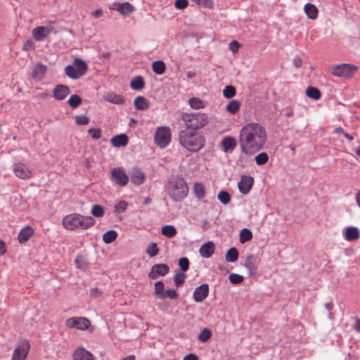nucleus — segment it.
Wrapping results in <instances>:
<instances>
[{
    "mask_svg": "<svg viewBox=\"0 0 360 360\" xmlns=\"http://www.w3.org/2000/svg\"><path fill=\"white\" fill-rule=\"evenodd\" d=\"M266 140V130L259 123H248L240 130L239 143L241 151L245 155H251L261 150Z\"/></svg>",
    "mask_w": 360,
    "mask_h": 360,
    "instance_id": "obj_1",
    "label": "nucleus"
},
{
    "mask_svg": "<svg viewBox=\"0 0 360 360\" xmlns=\"http://www.w3.org/2000/svg\"><path fill=\"white\" fill-rule=\"evenodd\" d=\"M178 140L184 148L191 153L199 151L205 145V137L202 134L187 129L179 131Z\"/></svg>",
    "mask_w": 360,
    "mask_h": 360,
    "instance_id": "obj_2",
    "label": "nucleus"
},
{
    "mask_svg": "<svg viewBox=\"0 0 360 360\" xmlns=\"http://www.w3.org/2000/svg\"><path fill=\"white\" fill-rule=\"evenodd\" d=\"M95 219L91 216H82L73 213L65 216L63 219L64 228L68 230H75L79 228L87 229L95 224Z\"/></svg>",
    "mask_w": 360,
    "mask_h": 360,
    "instance_id": "obj_3",
    "label": "nucleus"
},
{
    "mask_svg": "<svg viewBox=\"0 0 360 360\" xmlns=\"http://www.w3.org/2000/svg\"><path fill=\"white\" fill-rule=\"evenodd\" d=\"M180 119L186 126V129L194 131L202 129L209 122L207 115L201 112H183L181 113Z\"/></svg>",
    "mask_w": 360,
    "mask_h": 360,
    "instance_id": "obj_4",
    "label": "nucleus"
},
{
    "mask_svg": "<svg viewBox=\"0 0 360 360\" xmlns=\"http://www.w3.org/2000/svg\"><path fill=\"white\" fill-rule=\"evenodd\" d=\"M188 193V185L182 178H176L169 181L168 193L173 200L176 202L181 201L187 196Z\"/></svg>",
    "mask_w": 360,
    "mask_h": 360,
    "instance_id": "obj_5",
    "label": "nucleus"
},
{
    "mask_svg": "<svg viewBox=\"0 0 360 360\" xmlns=\"http://www.w3.org/2000/svg\"><path fill=\"white\" fill-rule=\"evenodd\" d=\"M88 70V65L84 60L75 58L72 65H68L65 68V74L70 79H78L84 76Z\"/></svg>",
    "mask_w": 360,
    "mask_h": 360,
    "instance_id": "obj_6",
    "label": "nucleus"
},
{
    "mask_svg": "<svg viewBox=\"0 0 360 360\" xmlns=\"http://www.w3.org/2000/svg\"><path fill=\"white\" fill-rule=\"evenodd\" d=\"M358 68L353 64L342 63L334 65L331 70V74L335 77L352 78L356 72Z\"/></svg>",
    "mask_w": 360,
    "mask_h": 360,
    "instance_id": "obj_7",
    "label": "nucleus"
},
{
    "mask_svg": "<svg viewBox=\"0 0 360 360\" xmlns=\"http://www.w3.org/2000/svg\"><path fill=\"white\" fill-rule=\"evenodd\" d=\"M171 129L169 127H159L157 128L154 140L155 143L161 148H166L171 142Z\"/></svg>",
    "mask_w": 360,
    "mask_h": 360,
    "instance_id": "obj_8",
    "label": "nucleus"
},
{
    "mask_svg": "<svg viewBox=\"0 0 360 360\" xmlns=\"http://www.w3.org/2000/svg\"><path fill=\"white\" fill-rule=\"evenodd\" d=\"M65 326L70 328H77L81 330H88L91 327L90 321L83 316L71 317L65 320Z\"/></svg>",
    "mask_w": 360,
    "mask_h": 360,
    "instance_id": "obj_9",
    "label": "nucleus"
},
{
    "mask_svg": "<svg viewBox=\"0 0 360 360\" xmlns=\"http://www.w3.org/2000/svg\"><path fill=\"white\" fill-rule=\"evenodd\" d=\"M110 173V180L113 184L124 187L128 184L129 176L122 167H115Z\"/></svg>",
    "mask_w": 360,
    "mask_h": 360,
    "instance_id": "obj_10",
    "label": "nucleus"
},
{
    "mask_svg": "<svg viewBox=\"0 0 360 360\" xmlns=\"http://www.w3.org/2000/svg\"><path fill=\"white\" fill-rule=\"evenodd\" d=\"M30 349V344L27 340H22L15 348L12 360H25Z\"/></svg>",
    "mask_w": 360,
    "mask_h": 360,
    "instance_id": "obj_11",
    "label": "nucleus"
},
{
    "mask_svg": "<svg viewBox=\"0 0 360 360\" xmlns=\"http://www.w3.org/2000/svg\"><path fill=\"white\" fill-rule=\"evenodd\" d=\"M14 174L20 179H26L32 176V171L24 163L16 162L13 165Z\"/></svg>",
    "mask_w": 360,
    "mask_h": 360,
    "instance_id": "obj_12",
    "label": "nucleus"
},
{
    "mask_svg": "<svg viewBox=\"0 0 360 360\" xmlns=\"http://www.w3.org/2000/svg\"><path fill=\"white\" fill-rule=\"evenodd\" d=\"M169 271V266L167 264H155L148 273L150 279H156L159 276H164Z\"/></svg>",
    "mask_w": 360,
    "mask_h": 360,
    "instance_id": "obj_13",
    "label": "nucleus"
},
{
    "mask_svg": "<svg viewBox=\"0 0 360 360\" xmlns=\"http://www.w3.org/2000/svg\"><path fill=\"white\" fill-rule=\"evenodd\" d=\"M254 179L250 176L243 175L238 184L240 192L244 195L248 194L252 187Z\"/></svg>",
    "mask_w": 360,
    "mask_h": 360,
    "instance_id": "obj_14",
    "label": "nucleus"
},
{
    "mask_svg": "<svg viewBox=\"0 0 360 360\" xmlns=\"http://www.w3.org/2000/svg\"><path fill=\"white\" fill-rule=\"evenodd\" d=\"M208 294L209 285L203 283L195 289L193 297L196 302H201L208 296Z\"/></svg>",
    "mask_w": 360,
    "mask_h": 360,
    "instance_id": "obj_15",
    "label": "nucleus"
},
{
    "mask_svg": "<svg viewBox=\"0 0 360 360\" xmlns=\"http://www.w3.org/2000/svg\"><path fill=\"white\" fill-rule=\"evenodd\" d=\"M111 9L117 11L123 15H128L134 11V7L129 2H115L112 6Z\"/></svg>",
    "mask_w": 360,
    "mask_h": 360,
    "instance_id": "obj_16",
    "label": "nucleus"
},
{
    "mask_svg": "<svg viewBox=\"0 0 360 360\" xmlns=\"http://www.w3.org/2000/svg\"><path fill=\"white\" fill-rule=\"evenodd\" d=\"M73 360H96L95 356L84 347H77L72 354Z\"/></svg>",
    "mask_w": 360,
    "mask_h": 360,
    "instance_id": "obj_17",
    "label": "nucleus"
},
{
    "mask_svg": "<svg viewBox=\"0 0 360 360\" xmlns=\"http://www.w3.org/2000/svg\"><path fill=\"white\" fill-rule=\"evenodd\" d=\"M70 94V88L64 84L56 85L53 91V97L58 101L64 100Z\"/></svg>",
    "mask_w": 360,
    "mask_h": 360,
    "instance_id": "obj_18",
    "label": "nucleus"
},
{
    "mask_svg": "<svg viewBox=\"0 0 360 360\" xmlns=\"http://www.w3.org/2000/svg\"><path fill=\"white\" fill-rule=\"evenodd\" d=\"M51 32V28L46 26H39L32 30V36L37 41H42Z\"/></svg>",
    "mask_w": 360,
    "mask_h": 360,
    "instance_id": "obj_19",
    "label": "nucleus"
},
{
    "mask_svg": "<svg viewBox=\"0 0 360 360\" xmlns=\"http://www.w3.org/2000/svg\"><path fill=\"white\" fill-rule=\"evenodd\" d=\"M47 70L46 65L41 63H37L32 70V78L36 81H41L45 76Z\"/></svg>",
    "mask_w": 360,
    "mask_h": 360,
    "instance_id": "obj_20",
    "label": "nucleus"
},
{
    "mask_svg": "<svg viewBox=\"0 0 360 360\" xmlns=\"http://www.w3.org/2000/svg\"><path fill=\"white\" fill-rule=\"evenodd\" d=\"M131 181L135 185H141L145 179V174L138 167H134L131 172Z\"/></svg>",
    "mask_w": 360,
    "mask_h": 360,
    "instance_id": "obj_21",
    "label": "nucleus"
},
{
    "mask_svg": "<svg viewBox=\"0 0 360 360\" xmlns=\"http://www.w3.org/2000/svg\"><path fill=\"white\" fill-rule=\"evenodd\" d=\"M245 266L248 271L250 276H253L257 273V259L252 255L248 256L245 261Z\"/></svg>",
    "mask_w": 360,
    "mask_h": 360,
    "instance_id": "obj_22",
    "label": "nucleus"
},
{
    "mask_svg": "<svg viewBox=\"0 0 360 360\" xmlns=\"http://www.w3.org/2000/svg\"><path fill=\"white\" fill-rule=\"evenodd\" d=\"M34 230L32 226H27L22 228L18 233V239L19 243H23L27 241L34 234Z\"/></svg>",
    "mask_w": 360,
    "mask_h": 360,
    "instance_id": "obj_23",
    "label": "nucleus"
},
{
    "mask_svg": "<svg viewBox=\"0 0 360 360\" xmlns=\"http://www.w3.org/2000/svg\"><path fill=\"white\" fill-rule=\"evenodd\" d=\"M199 252L202 257L209 258L214 252V245L212 241L204 243L199 250Z\"/></svg>",
    "mask_w": 360,
    "mask_h": 360,
    "instance_id": "obj_24",
    "label": "nucleus"
},
{
    "mask_svg": "<svg viewBox=\"0 0 360 360\" xmlns=\"http://www.w3.org/2000/svg\"><path fill=\"white\" fill-rule=\"evenodd\" d=\"M221 145L224 152L227 153L230 150H233L236 147L237 142L234 137L226 136L221 140Z\"/></svg>",
    "mask_w": 360,
    "mask_h": 360,
    "instance_id": "obj_25",
    "label": "nucleus"
},
{
    "mask_svg": "<svg viewBox=\"0 0 360 360\" xmlns=\"http://www.w3.org/2000/svg\"><path fill=\"white\" fill-rule=\"evenodd\" d=\"M129 142L128 136L124 134H120L113 136L110 139V143L114 147L125 146Z\"/></svg>",
    "mask_w": 360,
    "mask_h": 360,
    "instance_id": "obj_26",
    "label": "nucleus"
},
{
    "mask_svg": "<svg viewBox=\"0 0 360 360\" xmlns=\"http://www.w3.org/2000/svg\"><path fill=\"white\" fill-rule=\"evenodd\" d=\"M304 13L311 20H315L318 17V8L316 6L311 3H307L304 6Z\"/></svg>",
    "mask_w": 360,
    "mask_h": 360,
    "instance_id": "obj_27",
    "label": "nucleus"
},
{
    "mask_svg": "<svg viewBox=\"0 0 360 360\" xmlns=\"http://www.w3.org/2000/svg\"><path fill=\"white\" fill-rule=\"evenodd\" d=\"M134 103L136 109L139 110H145L149 108V103L143 96H139L136 97Z\"/></svg>",
    "mask_w": 360,
    "mask_h": 360,
    "instance_id": "obj_28",
    "label": "nucleus"
},
{
    "mask_svg": "<svg viewBox=\"0 0 360 360\" xmlns=\"http://www.w3.org/2000/svg\"><path fill=\"white\" fill-rule=\"evenodd\" d=\"M359 238V232L357 228L354 226L348 227L345 231V239L347 240H355Z\"/></svg>",
    "mask_w": 360,
    "mask_h": 360,
    "instance_id": "obj_29",
    "label": "nucleus"
},
{
    "mask_svg": "<svg viewBox=\"0 0 360 360\" xmlns=\"http://www.w3.org/2000/svg\"><path fill=\"white\" fill-rule=\"evenodd\" d=\"M188 103L191 108L195 110L202 109L206 106V102L197 97L191 98L188 100Z\"/></svg>",
    "mask_w": 360,
    "mask_h": 360,
    "instance_id": "obj_30",
    "label": "nucleus"
},
{
    "mask_svg": "<svg viewBox=\"0 0 360 360\" xmlns=\"http://www.w3.org/2000/svg\"><path fill=\"white\" fill-rule=\"evenodd\" d=\"M145 82L141 76H136L131 79L130 86L134 90H141L144 87Z\"/></svg>",
    "mask_w": 360,
    "mask_h": 360,
    "instance_id": "obj_31",
    "label": "nucleus"
},
{
    "mask_svg": "<svg viewBox=\"0 0 360 360\" xmlns=\"http://www.w3.org/2000/svg\"><path fill=\"white\" fill-rule=\"evenodd\" d=\"M238 251L236 248H231L226 253V260L228 262H235L238 259Z\"/></svg>",
    "mask_w": 360,
    "mask_h": 360,
    "instance_id": "obj_32",
    "label": "nucleus"
},
{
    "mask_svg": "<svg viewBox=\"0 0 360 360\" xmlns=\"http://www.w3.org/2000/svg\"><path fill=\"white\" fill-rule=\"evenodd\" d=\"M106 100L110 103L117 105L123 104L125 101L122 96L113 93L108 94Z\"/></svg>",
    "mask_w": 360,
    "mask_h": 360,
    "instance_id": "obj_33",
    "label": "nucleus"
},
{
    "mask_svg": "<svg viewBox=\"0 0 360 360\" xmlns=\"http://www.w3.org/2000/svg\"><path fill=\"white\" fill-rule=\"evenodd\" d=\"M117 237V233L115 230H109L103 233V240L106 244L111 243Z\"/></svg>",
    "mask_w": 360,
    "mask_h": 360,
    "instance_id": "obj_34",
    "label": "nucleus"
},
{
    "mask_svg": "<svg viewBox=\"0 0 360 360\" xmlns=\"http://www.w3.org/2000/svg\"><path fill=\"white\" fill-rule=\"evenodd\" d=\"M239 236L240 243H245L252 239V233L250 229L244 228L240 231Z\"/></svg>",
    "mask_w": 360,
    "mask_h": 360,
    "instance_id": "obj_35",
    "label": "nucleus"
},
{
    "mask_svg": "<svg viewBox=\"0 0 360 360\" xmlns=\"http://www.w3.org/2000/svg\"><path fill=\"white\" fill-rule=\"evenodd\" d=\"M240 103L236 100L231 101L226 105V110L232 115L236 114L240 109Z\"/></svg>",
    "mask_w": 360,
    "mask_h": 360,
    "instance_id": "obj_36",
    "label": "nucleus"
},
{
    "mask_svg": "<svg viewBox=\"0 0 360 360\" xmlns=\"http://www.w3.org/2000/svg\"><path fill=\"white\" fill-rule=\"evenodd\" d=\"M306 95L309 98H313L316 101L319 100L321 96L320 91L317 88L313 86H309L307 89Z\"/></svg>",
    "mask_w": 360,
    "mask_h": 360,
    "instance_id": "obj_37",
    "label": "nucleus"
},
{
    "mask_svg": "<svg viewBox=\"0 0 360 360\" xmlns=\"http://www.w3.org/2000/svg\"><path fill=\"white\" fill-rule=\"evenodd\" d=\"M152 68L155 73L162 75L165 72L166 66L163 61L157 60L153 63Z\"/></svg>",
    "mask_w": 360,
    "mask_h": 360,
    "instance_id": "obj_38",
    "label": "nucleus"
},
{
    "mask_svg": "<svg viewBox=\"0 0 360 360\" xmlns=\"http://www.w3.org/2000/svg\"><path fill=\"white\" fill-rule=\"evenodd\" d=\"M195 195L198 199H202L205 195V186L201 183H195L193 187Z\"/></svg>",
    "mask_w": 360,
    "mask_h": 360,
    "instance_id": "obj_39",
    "label": "nucleus"
},
{
    "mask_svg": "<svg viewBox=\"0 0 360 360\" xmlns=\"http://www.w3.org/2000/svg\"><path fill=\"white\" fill-rule=\"evenodd\" d=\"M161 233L166 237L172 238L176 233V231L174 226L166 225L162 228Z\"/></svg>",
    "mask_w": 360,
    "mask_h": 360,
    "instance_id": "obj_40",
    "label": "nucleus"
},
{
    "mask_svg": "<svg viewBox=\"0 0 360 360\" xmlns=\"http://www.w3.org/2000/svg\"><path fill=\"white\" fill-rule=\"evenodd\" d=\"M178 297H179V294L176 292V290H173V289H169V290H164L162 292V295H161V296L160 297L159 299L165 300L167 298H169V299L175 300V299H177Z\"/></svg>",
    "mask_w": 360,
    "mask_h": 360,
    "instance_id": "obj_41",
    "label": "nucleus"
},
{
    "mask_svg": "<svg viewBox=\"0 0 360 360\" xmlns=\"http://www.w3.org/2000/svg\"><path fill=\"white\" fill-rule=\"evenodd\" d=\"M68 103L72 108H76L82 103V98L79 96L73 94L70 97Z\"/></svg>",
    "mask_w": 360,
    "mask_h": 360,
    "instance_id": "obj_42",
    "label": "nucleus"
},
{
    "mask_svg": "<svg viewBox=\"0 0 360 360\" xmlns=\"http://www.w3.org/2000/svg\"><path fill=\"white\" fill-rule=\"evenodd\" d=\"M75 264L78 269L86 270L87 269V261L82 255H77L75 258Z\"/></svg>",
    "mask_w": 360,
    "mask_h": 360,
    "instance_id": "obj_43",
    "label": "nucleus"
},
{
    "mask_svg": "<svg viewBox=\"0 0 360 360\" xmlns=\"http://www.w3.org/2000/svg\"><path fill=\"white\" fill-rule=\"evenodd\" d=\"M212 336V332L209 328H205L198 335V340L202 342H206Z\"/></svg>",
    "mask_w": 360,
    "mask_h": 360,
    "instance_id": "obj_44",
    "label": "nucleus"
},
{
    "mask_svg": "<svg viewBox=\"0 0 360 360\" xmlns=\"http://www.w3.org/2000/svg\"><path fill=\"white\" fill-rule=\"evenodd\" d=\"M236 94V91L234 86L232 85H228L225 86L223 90V95L226 98H231Z\"/></svg>",
    "mask_w": 360,
    "mask_h": 360,
    "instance_id": "obj_45",
    "label": "nucleus"
},
{
    "mask_svg": "<svg viewBox=\"0 0 360 360\" xmlns=\"http://www.w3.org/2000/svg\"><path fill=\"white\" fill-rule=\"evenodd\" d=\"M217 198L223 204V205H227L229 203L231 200V196L230 194L225 191H221L218 193Z\"/></svg>",
    "mask_w": 360,
    "mask_h": 360,
    "instance_id": "obj_46",
    "label": "nucleus"
},
{
    "mask_svg": "<svg viewBox=\"0 0 360 360\" xmlns=\"http://www.w3.org/2000/svg\"><path fill=\"white\" fill-rule=\"evenodd\" d=\"M104 209L100 205H94L91 208V214L95 217H101L104 215Z\"/></svg>",
    "mask_w": 360,
    "mask_h": 360,
    "instance_id": "obj_47",
    "label": "nucleus"
},
{
    "mask_svg": "<svg viewBox=\"0 0 360 360\" xmlns=\"http://www.w3.org/2000/svg\"><path fill=\"white\" fill-rule=\"evenodd\" d=\"M146 252L150 257H153L158 254L159 248L155 243H152L147 248Z\"/></svg>",
    "mask_w": 360,
    "mask_h": 360,
    "instance_id": "obj_48",
    "label": "nucleus"
},
{
    "mask_svg": "<svg viewBox=\"0 0 360 360\" xmlns=\"http://www.w3.org/2000/svg\"><path fill=\"white\" fill-rule=\"evenodd\" d=\"M165 283L162 281H157L155 283V291L154 294L155 295L160 298L161 295H162V292L165 290Z\"/></svg>",
    "mask_w": 360,
    "mask_h": 360,
    "instance_id": "obj_49",
    "label": "nucleus"
},
{
    "mask_svg": "<svg viewBox=\"0 0 360 360\" xmlns=\"http://www.w3.org/2000/svg\"><path fill=\"white\" fill-rule=\"evenodd\" d=\"M193 3L196 4L199 6L212 8L214 6V2L212 0H191Z\"/></svg>",
    "mask_w": 360,
    "mask_h": 360,
    "instance_id": "obj_50",
    "label": "nucleus"
},
{
    "mask_svg": "<svg viewBox=\"0 0 360 360\" xmlns=\"http://www.w3.org/2000/svg\"><path fill=\"white\" fill-rule=\"evenodd\" d=\"M269 156L266 153H261L255 157V162L257 165H262L267 162Z\"/></svg>",
    "mask_w": 360,
    "mask_h": 360,
    "instance_id": "obj_51",
    "label": "nucleus"
},
{
    "mask_svg": "<svg viewBox=\"0 0 360 360\" xmlns=\"http://www.w3.org/2000/svg\"><path fill=\"white\" fill-rule=\"evenodd\" d=\"M229 279L232 284H239L243 281L244 278L240 274L231 273L229 276Z\"/></svg>",
    "mask_w": 360,
    "mask_h": 360,
    "instance_id": "obj_52",
    "label": "nucleus"
},
{
    "mask_svg": "<svg viewBox=\"0 0 360 360\" xmlns=\"http://www.w3.org/2000/svg\"><path fill=\"white\" fill-rule=\"evenodd\" d=\"M127 205L128 204L126 201L121 200L115 205V212L122 213L126 210Z\"/></svg>",
    "mask_w": 360,
    "mask_h": 360,
    "instance_id": "obj_53",
    "label": "nucleus"
},
{
    "mask_svg": "<svg viewBox=\"0 0 360 360\" xmlns=\"http://www.w3.org/2000/svg\"><path fill=\"white\" fill-rule=\"evenodd\" d=\"M186 278V274L184 273H177L174 276V281L177 287L181 285Z\"/></svg>",
    "mask_w": 360,
    "mask_h": 360,
    "instance_id": "obj_54",
    "label": "nucleus"
},
{
    "mask_svg": "<svg viewBox=\"0 0 360 360\" xmlns=\"http://www.w3.org/2000/svg\"><path fill=\"white\" fill-rule=\"evenodd\" d=\"M88 133L94 140H98L101 136V130L100 128H91L88 130Z\"/></svg>",
    "mask_w": 360,
    "mask_h": 360,
    "instance_id": "obj_55",
    "label": "nucleus"
},
{
    "mask_svg": "<svg viewBox=\"0 0 360 360\" xmlns=\"http://www.w3.org/2000/svg\"><path fill=\"white\" fill-rule=\"evenodd\" d=\"M75 120L78 125H86L89 122V118L86 115L75 116Z\"/></svg>",
    "mask_w": 360,
    "mask_h": 360,
    "instance_id": "obj_56",
    "label": "nucleus"
},
{
    "mask_svg": "<svg viewBox=\"0 0 360 360\" xmlns=\"http://www.w3.org/2000/svg\"><path fill=\"white\" fill-rule=\"evenodd\" d=\"M179 265L183 271H186L189 268V260L187 257H181L179 260Z\"/></svg>",
    "mask_w": 360,
    "mask_h": 360,
    "instance_id": "obj_57",
    "label": "nucleus"
},
{
    "mask_svg": "<svg viewBox=\"0 0 360 360\" xmlns=\"http://www.w3.org/2000/svg\"><path fill=\"white\" fill-rule=\"evenodd\" d=\"M188 5V0H176L174 6L178 9H184Z\"/></svg>",
    "mask_w": 360,
    "mask_h": 360,
    "instance_id": "obj_58",
    "label": "nucleus"
},
{
    "mask_svg": "<svg viewBox=\"0 0 360 360\" xmlns=\"http://www.w3.org/2000/svg\"><path fill=\"white\" fill-rule=\"evenodd\" d=\"M102 292L97 288H91L89 292V296L92 299H96L101 296Z\"/></svg>",
    "mask_w": 360,
    "mask_h": 360,
    "instance_id": "obj_59",
    "label": "nucleus"
},
{
    "mask_svg": "<svg viewBox=\"0 0 360 360\" xmlns=\"http://www.w3.org/2000/svg\"><path fill=\"white\" fill-rule=\"evenodd\" d=\"M240 47V44L236 41H232L229 44V49L233 53H236L238 52Z\"/></svg>",
    "mask_w": 360,
    "mask_h": 360,
    "instance_id": "obj_60",
    "label": "nucleus"
},
{
    "mask_svg": "<svg viewBox=\"0 0 360 360\" xmlns=\"http://www.w3.org/2000/svg\"><path fill=\"white\" fill-rule=\"evenodd\" d=\"M293 64L296 68H301L302 65V60L299 56H296L293 58Z\"/></svg>",
    "mask_w": 360,
    "mask_h": 360,
    "instance_id": "obj_61",
    "label": "nucleus"
},
{
    "mask_svg": "<svg viewBox=\"0 0 360 360\" xmlns=\"http://www.w3.org/2000/svg\"><path fill=\"white\" fill-rule=\"evenodd\" d=\"M183 360H198V358L195 354L191 353L185 356Z\"/></svg>",
    "mask_w": 360,
    "mask_h": 360,
    "instance_id": "obj_62",
    "label": "nucleus"
},
{
    "mask_svg": "<svg viewBox=\"0 0 360 360\" xmlns=\"http://www.w3.org/2000/svg\"><path fill=\"white\" fill-rule=\"evenodd\" d=\"M354 328L357 333H360V319H356V323L354 326Z\"/></svg>",
    "mask_w": 360,
    "mask_h": 360,
    "instance_id": "obj_63",
    "label": "nucleus"
},
{
    "mask_svg": "<svg viewBox=\"0 0 360 360\" xmlns=\"http://www.w3.org/2000/svg\"><path fill=\"white\" fill-rule=\"evenodd\" d=\"M356 201L359 207H360V190L356 194Z\"/></svg>",
    "mask_w": 360,
    "mask_h": 360,
    "instance_id": "obj_64",
    "label": "nucleus"
}]
</instances>
